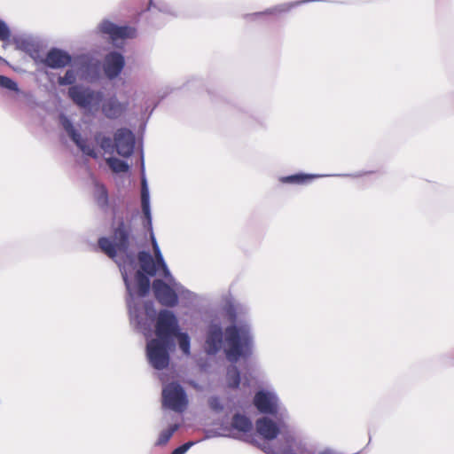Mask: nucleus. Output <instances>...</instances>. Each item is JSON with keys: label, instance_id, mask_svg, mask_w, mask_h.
Here are the masks:
<instances>
[{"label": "nucleus", "instance_id": "obj_26", "mask_svg": "<svg viewBox=\"0 0 454 454\" xmlns=\"http://www.w3.org/2000/svg\"><path fill=\"white\" fill-rule=\"evenodd\" d=\"M0 87L12 91H20L19 86L16 82L2 74H0Z\"/></svg>", "mask_w": 454, "mask_h": 454}, {"label": "nucleus", "instance_id": "obj_2", "mask_svg": "<svg viewBox=\"0 0 454 454\" xmlns=\"http://www.w3.org/2000/svg\"><path fill=\"white\" fill-rule=\"evenodd\" d=\"M245 309L239 303L226 301L224 310L231 324L224 331L218 324L209 325L204 344L207 355H215L223 349L226 359L233 364L253 354L254 338L251 324L247 320H239V314Z\"/></svg>", "mask_w": 454, "mask_h": 454}, {"label": "nucleus", "instance_id": "obj_20", "mask_svg": "<svg viewBox=\"0 0 454 454\" xmlns=\"http://www.w3.org/2000/svg\"><path fill=\"white\" fill-rule=\"evenodd\" d=\"M231 426L233 429L243 433L249 432L252 429V422L250 419L240 414H235L233 416Z\"/></svg>", "mask_w": 454, "mask_h": 454}, {"label": "nucleus", "instance_id": "obj_5", "mask_svg": "<svg viewBox=\"0 0 454 454\" xmlns=\"http://www.w3.org/2000/svg\"><path fill=\"white\" fill-rule=\"evenodd\" d=\"M152 246L153 253H155L158 263L162 268V276L167 279L168 284L160 279H155L153 282V290L156 299L164 306L174 307L177 304L178 296L185 299H191L192 293L184 288L179 282H177L171 275L163 255L160 252V247L153 233H151Z\"/></svg>", "mask_w": 454, "mask_h": 454}, {"label": "nucleus", "instance_id": "obj_9", "mask_svg": "<svg viewBox=\"0 0 454 454\" xmlns=\"http://www.w3.org/2000/svg\"><path fill=\"white\" fill-rule=\"evenodd\" d=\"M155 328L157 338L167 341H173L172 337L180 332L176 317L167 309L160 311Z\"/></svg>", "mask_w": 454, "mask_h": 454}, {"label": "nucleus", "instance_id": "obj_15", "mask_svg": "<svg viewBox=\"0 0 454 454\" xmlns=\"http://www.w3.org/2000/svg\"><path fill=\"white\" fill-rule=\"evenodd\" d=\"M141 207L143 214L146 219V224L150 229H152V214H151V207H150V194L149 189L147 185L146 179L145 177L142 178L141 182Z\"/></svg>", "mask_w": 454, "mask_h": 454}, {"label": "nucleus", "instance_id": "obj_10", "mask_svg": "<svg viewBox=\"0 0 454 454\" xmlns=\"http://www.w3.org/2000/svg\"><path fill=\"white\" fill-rule=\"evenodd\" d=\"M99 29L110 37L115 47H121L124 39L136 36L135 28L129 26H117L109 20H103L99 25Z\"/></svg>", "mask_w": 454, "mask_h": 454}, {"label": "nucleus", "instance_id": "obj_27", "mask_svg": "<svg viewBox=\"0 0 454 454\" xmlns=\"http://www.w3.org/2000/svg\"><path fill=\"white\" fill-rule=\"evenodd\" d=\"M76 81V74L73 69H68L63 76L59 77V85H72Z\"/></svg>", "mask_w": 454, "mask_h": 454}, {"label": "nucleus", "instance_id": "obj_16", "mask_svg": "<svg viewBox=\"0 0 454 454\" xmlns=\"http://www.w3.org/2000/svg\"><path fill=\"white\" fill-rule=\"evenodd\" d=\"M324 176L323 175H310V174H295L286 176H282L279 178V181L283 184H307L309 181Z\"/></svg>", "mask_w": 454, "mask_h": 454}, {"label": "nucleus", "instance_id": "obj_30", "mask_svg": "<svg viewBox=\"0 0 454 454\" xmlns=\"http://www.w3.org/2000/svg\"><path fill=\"white\" fill-rule=\"evenodd\" d=\"M209 406L212 410L215 411H220L223 410V405L218 397L213 396L209 399Z\"/></svg>", "mask_w": 454, "mask_h": 454}, {"label": "nucleus", "instance_id": "obj_17", "mask_svg": "<svg viewBox=\"0 0 454 454\" xmlns=\"http://www.w3.org/2000/svg\"><path fill=\"white\" fill-rule=\"evenodd\" d=\"M94 139L99 147L106 153H113L115 150L114 139L113 140L109 136L102 131L95 134Z\"/></svg>", "mask_w": 454, "mask_h": 454}, {"label": "nucleus", "instance_id": "obj_19", "mask_svg": "<svg viewBox=\"0 0 454 454\" xmlns=\"http://www.w3.org/2000/svg\"><path fill=\"white\" fill-rule=\"evenodd\" d=\"M93 194L98 205L102 208L106 207L108 204V193L106 187L95 179L93 180Z\"/></svg>", "mask_w": 454, "mask_h": 454}, {"label": "nucleus", "instance_id": "obj_3", "mask_svg": "<svg viewBox=\"0 0 454 454\" xmlns=\"http://www.w3.org/2000/svg\"><path fill=\"white\" fill-rule=\"evenodd\" d=\"M277 421L263 417L257 419L255 427L257 433L267 441L275 439L280 434L285 444L281 448L272 449L269 443H264L262 449L269 454H294L293 451L301 452L304 444L300 437L297 436L294 429L287 424L288 418L275 416ZM317 454H335L333 450H325Z\"/></svg>", "mask_w": 454, "mask_h": 454}, {"label": "nucleus", "instance_id": "obj_13", "mask_svg": "<svg viewBox=\"0 0 454 454\" xmlns=\"http://www.w3.org/2000/svg\"><path fill=\"white\" fill-rule=\"evenodd\" d=\"M125 65L124 57L119 52H110L104 59V72L106 76L113 80L116 78L122 71Z\"/></svg>", "mask_w": 454, "mask_h": 454}, {"label": "nucleus", "instance_id": "obj_8", "mask_svg": "<svg viewBox=\"0 0 454 454\" xmlns=\"http://www.w3.org/2000/svg\"><path fill=\"white\" fill-rule=\"evenodd\" d=\"M188 404L184 389L177 383H169L162 388V406L176 412H183Z\"/></svg>", "mask_w": 454, "mask_h": 454}, {"label": "nucleus", "instance_id": "obj_14", "mask_svg": "<svg viewBox=\"0 0 454 454\" xmlns=\"http://www.w3.org/2000/svg\"><path fill=\"white\" fill-rule=\"evenodd\" d=\"M43 62L51 68H63L71 62V56L62 50L54 48L48 51Z\"/></svg>", "mask_w": 454, "mask_h": 454}, {"label": "nucleus", "instance_id": "obj_11", "mask_svg": "<svg viewBox=\"0 0 454 454\" xmlns=\"http://www.w3.org/2000/svg\"><path fill=\"white\" fill-rule=\"evenodd\" d=\"M59 123L71 140L84 154L92 158L98 157L95 147L89 145L86 140L82 137L79 131L74 128L72 121L66 114H61L59 115Z\"/></svg>", "mask_w": 454, "mask_h": 454}, {"label": "nucleus", "instance_id": "obj_6", "mask_svg": "<svg viewBox=\"0 0 454 454\" xmlns=\"http://www.w3.org/2000/svg\"><path fill=\"white\" fill-rule=\"evenodd\" d=\"M174 346V341H167L158 338L148 340L146 357L150 365L156 370L168 367L170 360L169 351Z\"/></svg>", "mask_w": 454, "mask_h": 454}, {"label": "nucleus", "instance_id": "obj_23", "mask_svg": "<svg viewBox=\"0 0 454 454\" xmlns=\"http://www.w3.org/2000/svg\"><path fill=\"white\" fill-rule=\"evenodd\" d=\"M227 384L230 387L236 388L239 385L240 376L238 368L235 365H231L227 371Z\"/></svg>", "mask_w": 454, "mask_h": 454}, {"label": "nucleus", "instance_id": "obj_7", "mask_svg": "<svg viewBox=\"0 0 454 454\" xmlns=\"http://www.w3.org/2000/svg\"><path fill=\"white\" fill-rule=\"evenodd\" d=\"M254 403L257 410L265 414L288 418L286 410L282 407L277 394L273 390H260L254 397Z\"/></svg>", "mask_w": 454, "mask_h": 454}, {"label": "nucleus", "instance_id": "obj_28", "mask_svg": "<svg viewBox=\"0 0 454 454\" xmlns=\"http://www.w3.org/2000/svg\"><path fill=\"white\" fill-rule=\"evenodd\" d=\"M88 72L82 71V77L88 81H92L98 77V67L97 64H90L87 67Z\"/></svg>", "mask_w": 454, "mask_h": 454}, {"label": "nucleus", "instance_id": "obj_18", "mask_svg": "<svg viewBox=\"0 0 454 454\" xmlns=\"http://www.w3.org/2000/svg\"><path fill=\"white\" fill-rule=\"evenodd\" d=\"M149 6L148 11L152 13H156L159 12L163 16H176V13L173 10V8L167 3L163 1L154 2L153 0H148Z\"/></svg>", "mask_w": 454, "mask_h": 454}, {"label": "nucleus", "instance_id": "obj_21", "mask_svg": "<svg viewBox=\"0 0 454 454\" xmlns=\"http://www.w3.org/2000/svg\"><path fill=\"white\" fill-rule=\"evenodd\" d=\"M106 163L114 173H125L128 172L129 168L127 162L115 157L108 158Z\"/></svg>", "mask_w": 454, "mask_h": 454}, {"label": "nucleus", "instance_id": "obj_29", "mask_svg": "<svg viewBox=\"0 0 454 454\" xmlns=\"http://www.w3.org/2000/svg\"><path fill=\"white\" fill-rule=\"evenodd\" d=\"M11 36V31L5 22L0 20V41L6 42Z\"/></svg>", "mask_w": 454, "mask_h": 454}, {"label": "nucleus", "instance_id": "obj_12", "mask_svg": "<svg viewBox=\"0 0 454 454\" xmlns=\"http://www.w3.org/2000/svg\"><path fill=\"white\" fill-rule=\"evenodd\" d=\"M114 145L119 155L129 157L135 147V137L132 131L126 128L118 129L114 133Z\"/></svg>", "mask_w": 454, "mask_h": 454}, {"label": "nucleus", "instance_id": "obj_25", "mask_svg": "<svg viewBox=\"0 0 454 454\" xmlns=\"http://www.w3.org/2000/svg\"><path fill=\"white\" fill-rule=\"evenodd\" d=\"M178 427L179 426L175 424L170 426L168 429L161 431L155 444L159 446L166 444Z\"/></svg>", "mask_w": 454, "mask_h": 454}, {"label": "nucleus", "instance_id": "obj_1", "mask_svg": "<svg viewBox=\"0 0 454 454\" xmlns=\"http://www.w3.org/2000/svg\"><path fill=\"white\" fill-rule=\"evenodd\" d=\"M99 248L119 266L127 289V305L131 324L146 338L151 335L155 310L152 302L144 305L145 317L140 311L137 297L145 296L150 288V280L145 275L154 276L162 272L161 266L148 252H139L137 256V240L132 234L131 226L121 222L114 231L113 237L100 238Z\"/></svg>", "mask_w": 454, "mask_h": 454}, {"label": "nucleus", "instance_id": "obj_31", "mask_svg": "<svg viewBox=\"0 0 454 454\" xmlns=\"http://www.w3.org/2000/svg\"><path fill=\"white\" fill-rule=\"evenodd\" d=\"M194 442H188L182 446L176 448L171 454H185L188 450L194 445Z\"/></svg>", "mask_w": 454, "mask_h": 454}, {"label": "nucleus", "instance_id": "obj_24", "mask_svg": "<svg viewBox=\"0 0 454 454\" xmlns=\"http://www.w3.org/2000/svg\"><path fill=\"white\" fill-rule=\"evenodd\" d=\"M309 2V0L302 1V2H295L293 4H282L273 8L267 10L265 12L255 13L254 15H262V14H277L289 11L292 7L300 4L301 3Z\"/></svg>", "mask_w": 454, "mask_h": 454}, {"label": "nucleus", "instance_id": "obj_4", "mask_svg": "<svg viewBox=\"0 0 454 454\" xmlns=\"http://www.w3.org/2000/svg\"><path fill=\"white\" fill-rule=\"evenodd\" d=\"M68 97L77 106L90 114H95L100 108L104 116L110 120L122 116L129 106L128 102H121L115 96L104 99L102 91L81 85L70 87Z\"/></svg>", "mask_w": 454, "mask_h": 454}, {"label": "nucleus", "instance_id": "obj_22", "mask_svg": "<svg viewBox=\"0 0 454 454\" xmlns=\"http://www.w3.org/2000/svg\"><path fill=\"white\" fill-rule=\"evenodd\" d=\"M175 337H176L179 348L184 355L189 356L191 354V340L188 333L179 332Z\"/></svg>", "mask_w": 454, "mask_h": 454}]
</instances>
